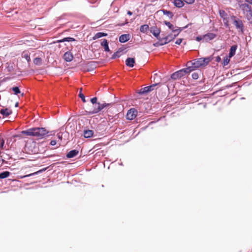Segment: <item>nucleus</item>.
<instances>
[{
    "label": "nucleus",
    "mask_w": 252,
    "mask_h": 252,
    "mask_svg": "<svg viewBox=\"0 0 252 252\" xmlns=\"http://www.w3.org/2000/svg\"><path fill=\"white\" fill-rule=\"evenodd\" d=\"M244 69L243 68H235L233 69L231 71L230 74L232 75L235 76L236 75L240 74V73L245 72Z\"/></svg>",
    "instance_id": "obj_22"
},
{
    "label": "nucleus",
    "mask_w": 252,
    "mask_h": 252,
    "mask_svg": "<svg viewBox=\"0 0 252 252\" xmlns=\"http://www.w3.org/2000/svg\"><path fill=\"white\" fill-rule=\"evenodd\" d=\"M176 37L177 35H175L172 33H170L168 34L167 36H166L167 39L169 40V42H171V41H173Z\"/></svg>",
    "instance_id": "obj_34"
},
{
    "label": "nucleus",
    "mask_w": 252,
    "mask_h": 252,
    "mask_svg": "<svg viewBox=\"0 0 252 252\" xmlns=\"http://www.w3.org/2000/svg\"><path fill=\"white\" fill-rule=\"evenodd\" d=\"M63 58L66 62H70L72 60L73 57L70 51H67L64 54Z\"/></svg>",
    "instance_id": "obj_18"
},
{
    "label": "nucleus",
    "mask_w": 252,
    "mask_h": 252,
    "mask_svg": "<svg viewBox=\"0 0 252 252\" xmlns=\"http://www.w3.org/2000/svg\"><path fill=\"white\" fill-rule=\"evenodd\" d=\"M205 81V78L204 77V76H203V77H202L201 79H200L197 81V83L198 84H202L204 83Z\"/></svg>",
    "instance_id": "obj_53"
},
{
    "label": "nucleus",
    "mask_w": 252,
    "mask_h": 252,
    "mask_svg": "<svg viewBox=\"0 0 252 252\" xmlns=\"http://www.w3.org/2000/svg\"><path fill=\"white\" fill-rule=\"evenodd\" d=\"M10 89L13 91L14 95H17L21 93V90L19 86H13L10 88Z\"/></svg>",
    "instance_id": "obj_29"
},
{
    "label": "nucleus",
    "mask_w": 252,
    "mask_h": 252,
    "mask_svg": "<svg viewBox=\"0 0 252 252\" xmlns=\"http://www.w3.org/2000/svg\"><path fill=\"white\" fill-rule=\"evenodd\" d=\"M83 136L85 138H93L94 136V131L85 127L83 130Z\"/></svg>",
    "instance_id": "obj_10"
},
{
    "label": "nucleus",
    "mask_w": 252,
    "mask_h": 252,
    "mask_svg": "<svg viewBox=\"0 0 252 252\" xmlns=\"http://www.w3.org/2000/svg\"><path fill=\"white\" fill-rule=\"evenodd\" d=\"M11 174V173L7 170L1 172H0V179L1 180V179H4L7 178L9 177Z\"/></svg>",
    "instance_id": "obj_23"
},
{
    "label": "nucleus",
    "mask_w": 252,
    "mask_h": 252,
    "mask_svg": "<svg viewBox=\"0 0 252 252\" xmlns=\"http://www.w3.org/2000/svg\"><path fill=\"white\" fill-rule=\"evenodd\" d=\"M215 57L213 55L204 58V60L203 61L204 62L203 63H209L210 62H212L214 61Z\"/></svg>",
    "instance_id": "obj_33"
},
{
    "label": "nucleus",
    "mask_w": 252,
    "mask_h": 252,
    "mask_svg": "<svg viewBox=\"0 0 252 252\" xmlns=\"http://www.w3.org/2000/svg\"><path fill=\"white\" fill-rule=\"evenodd\" d=\"M125 63H135V59L134 58L128 57L126 59Z\"/></svg>",
    "instance_id": "obj_44"
},
{
    "label": "nucleus",
    "mask_w": 252,
    "mask_h": 252,
    "mask_svg": "<svg viewBox=\"0 0 252 252\" xmlns=\"http://www.w3.org/2000/svg\"><path fill=\"white\" fill-rule=\"evenodd\" d=\"M204 60V58H200L198 59H196L193 60L192 61H189L187 63H203L204 62L203 60Z\"/></svg>",
    "instance_id": "obj_35"
},
{
    "label": "nucleus",
    "mask_w": 252,
    "mask_h": 252,
    "mask_svg": "<svg viewBox=\"0 0 252 252\" xmlns=\"http://www.w3.org/2000/svg\"><path fill=\"white\" fill-rule=\"evenodd\" d=\"M126 48L123 47L120 48L116 52H115L112 56V59H115L117 58L120 57L124 53Z\"/></svg>",
    "instance_id": "obj_11"
},
{
    "label": "nucleus",
    "mask_w": 252,
    "mask_h": 252,
    "mask_svg": "<svg viewBox=\"0 0 252 252\" xmlns=\"http://www.w3.org/2000/svg\"><path fill=\"white\" fill-rule=\"evenodd\" d=\"M246 3L252 5V0H245Z\"/></svg>",
    "instance_id": "obj_64"
},
{
    "label": "nucleus",
    "mask_w": 252,
    "mask_h": 252,
    "mask_svg": "<svg viewBox=\"0 0 252 252\" xmlns=\"http://www.w3.org/2000/svg\"><path fill=\"white\" fill-rule=\"evenodd\" d=\"M237 47L238 46L236 44L233 45L230 47L229 52L228 54L229 58H232L235 55Z\"/></svg>",
    "instance_id": "obj_21"
},
{
    "label": "nucleus",
    "mask_w": 252,
    "mask_h": 252,
    "mask_svg": "<svg viewBox=\"0 0 252 252\" xmlns=\"http://www.w3.org/2000/svg\"><path fill=\"white\" fill-rule=\"evenodd\" d=\"M149 126H150V125H149V124H148V125H147V126H143V127H142L141 128V129H141V131H144V130H146V129H147V128Z\"/></svg>",
    "instance_id": "obj_62"
},
{
    "label": "nucleus",
    "mask_w": 252,
    "mask_h": 252,
    "mask_svg": "<svg viewBox=\"0 0 252 252\" xmlns=\"http://www.w3.org/2000/svg\"><path fill=\"white\" fill-rule=\"evenodd\" d=\"M220 92V89H219L216 90L215 91H214V92H213L211 94V95L214 96L216 94H217V93H218Z\"/></svg>",
    "instance_id": "obj_58"
},
{
    "label": "nucleus",
    "mask_w": 252,
    "mask_h": 252,
    "mask_svg": "<svg viewBox=\"0 0 252 252\" xmlns=\"http://www.w3.org/2000/svg\"><path fill=\"white\" fill-rule=\"evenodd\" d=\"M78 96L81 99L83 102L85 103L87 102L86 99V96L83 94L82 89H80V90L79 91Z\"/></svg>",
    "instance_id": "obj_36"
},
{
    "label": "nucleus",
    "mask_w": 252,
    "mask_h": 252,
    "mask_svg": "<svg viewBox=\"0 0 252 252\" xmlns=\"http://www.w3.org/2000/svg\"><path fill=\"white\" fill-rule=\"evenodd\" d=\"M57 143V140L53 139L50 142V145L51 146H55Z\"/></svg>",
    "instance_id": "obj_52"
},
{
    "label": "nucleus",
    "mask_w": 252,
    "mask_h": 252,
    "mask_svg": "<svg viewBox=\"0 0 252 252\" xmlns=\"http://www.w3.org/2000/svg\"><path fill=\"white\" fill-rule=\"evenodd\" d=\"M107 35L108 34L106 33H105V32H97L94 35V36L93 37V39L94 40H95L96 39H98V38H101V37H102L106 36H107Z\"/></svg>",
    "instance_id": "obj_25"
},
{
    "label": "nucleus",
    "mask_w": 252,
    "mask_h": 252,
    "mask_svg": "<svg viewBox=\"0 0 252 252\" xmlns=\"http://www.w3.org/2000/svg\"><path fill=\"white\" fill-rule=\"evenodd\" d=\"M189 65H186V67L171 73L170 76L167 77V80L171 81V80H179L184 78L186 76L188 75V72L191 69L189 67Z\"/></svg>",
    "instance_id": "obj_3"
},
{
    "label": "nucleus",
    "mask_w": 252,
    "mask_h": 252,
    "mask_svg": "<svg viewBox=\"0 0 252 252\" xmlns=\"http://www.w3.org/2000/svg\"><path fill=\"white\" fill-rule=\"evenodd\" d=\"M209 64H190L189 66L191 69L188 72V75L191 74V79L196 81L203 76V70L205 67Z\"/></svg>",
    "instance_id": "obj_2"
},
{
    "label": "nucleus",
    "mask_w": 252,
    "mask_h": 252,
    "mask_svg": "<svg viewBox=\"0 0 252 252\" xmlns=\"http://www.w3.org/2000/svg\"><path fill=\"white\" fill-rule=\"evenodd\" d=\"M80 65L81 69L88 72L92 71L95 69L96 67V64H79Z\"/></svg>",
    "instance_id": "obj_9"
},
{
    "label": "nucleus",
    "mask_w": 252,
    "mask_h": 252,
    "mask_svg": "<svg viewBox=\"0 0 252 252\" xmlns=\"http://www.w3.org/2000/svg\"><path fill=\"white\" fill-rule=\"evenodd\" d=\"M90 102L93 105H96L98 103H100L98 101V98L96 96H94L90 99Z\"/></svg>",
    "instance_id": "obj_39"
},
{
    "label": "nucleus",
    "mask_w": 252,
    "mask_h": 252,
    "mask_svg": "<svg viewBox=\"0 0 252 252\" xmlns=\"http://www.w3.org/2000/svg\"><path fill=\"white\" fill-rule=\"evenodd\" d=\"M217 36V34L212 32H208L203 35L204 41L208 42L210 40L214 39Z\"/></svg>",
    "instance_id": "obj_12"
},
{
    "label": "nucleus",
    "mask_w": 252,
    "mask_h": 252,
    "mask_svg": "<svg viewBox=\"0 0 252 252\" xmlns=\"http://www.w3.org/2000/svg\"><path fill=\"white\" fill-rule=\"evenodd\" d=\"M173 2L174 5L178 8H181L184 5V3L182 0H174Z\"/></svg>",
    "instance_id": "obj_28"
},
{
    "label": "nucleus",
    "mask_w": 252,
    "mask_h": 252,
    "mask_svg": "<svg viewBox=\"0 0 252 252\" xmlns=\"http://www.w3.org/2000/svg\"><path fill=\"white\" fill-rule=\"evenodd\" d=\"M182 41H183V38H179L176 41L175 44H176L177 45H180V44L182 43Z\"/></svg>",
    "instance_id": "obj_57"
},
{
    "label": "nucleus",
    "mask_w": 252,
    "mask_h": 252,
    "mask_svg": "<svg viewBox=\"0 0 252 252\" xmlns=\"http://www.w3.org/2000/svg\"><path fill=\"white\" fill-rule=\"evenodd\" d=\"M32 57L33 58V63H40L42 59L41 58L38 57H35L34 55H32Z\"/></svg>",
    "instance_id": "obj_40"
},
{
    "label": "nucleus",
    "mask_w": 252,
    "mask_h": 252,
    "mask_svg": "<svg viewBox=\"0 0 252 252\" xmlns=\"http://www.w3.org/2000/svg\"><path fill=\"white\" fill-rule=\"evenodd\" d=\"M108 106H111V103L104 102L102 103H98L96 105H93V110L89 111L85 110L83 114L87 116H90L97 114Z\"/></svg>",
    "instance_id": "obj_4"
},
{
    "label": "nucleus",
    "mask_w": 252,
    "mask_h": 252,
    "mask_svg": "<svg viewBox=\"0 0 252 252\" xmlns=\"http://www.w3.org/2000/svg\"><path fill=\"white\" fill-rule=\"evenodd\" d=\"M231 58H229V56H225L223 58V62L221 63H229Z\"/></svg>",
    "instance_id": "obj_46"
},
{
    "label": "nucleus",
    "mask_w": 252,
    "mask_h": 252,
    "mask_svg": "<svg viewBox=\"0 0 252 252\" xmlns=\"http://www.w3.org/2000/svg\"><path fill=\"white\" fill-rule=\"evenodd\" d=\"M22 59L23 60L22 62H27L29 63L31 62V54L29 53L27 51H25L22 53Z\"/></svg>",
    "instance_id": "obj_14"
},
{
    "label": "nucleus",
    "mask_w": 252,
    "mask_h": 252,
    "mask_svg": "<svg viewBox=\"0 0 252 252\" xmlns=\"http://www.w3.org/2000/svg\"><path fill=\"white\" fill-rule=\"evenodd\" d=\"M32 71L33 73H36L38 74H43L45 72H46V70L44 68H35L34 69H32Z\"/></svg>",
    "instance_id": "obj_32"
},
{
    "label": "nucleus",
    "mask_w": 252,
    "mask_h": 252,
    "mask_svg": "<svg viewBox=\"0 0 252 252\" xmlns=\"http://www.w3.org/2000/svg\"><path fill=\"white\" fill-rule=\"evenodd\" d=\"M235 83H232L231 84H228V85H225V86L221 87V88H220L219 89H220V92H221V91L225 90H226L227 89H229L230 88L234 87L235 86Z\"/></svg>",
    "instance_id": "obj_41"
},
{
    "label": "nucleus",
    "mask_w": 252,
    "mask_h": 252,
    "mask_svg": "<svg viewBox=\"0 0 252 252\" xmlns=\"http://www.w3.org/2000/svg\"><path fill=\"white\" fill-rule=\"evenodd\" d=\"M127 24H128V22H127V20H126V22L125 23L118 24V25L119 26H124Z\"/></svg>",
    "instance_id": "obj_61"
},
{
    "label": "nucleus",
    "mask_w": 252,
    "mask_h": 252,
    "mask_svg": "<svg viewBox=\"0 0 252 252\" xmlns=\"http://www.w3.org/2000/svg\"><path fill=\"white\" fill-rule=\"evenodd\" d=\"M149 26L147 24L143 25L140 27V31L143 33H146L149 30Z\"/></svg>",
    "instance_id": "obj_31"
},
{
    "label": "nucleus",
    "mask_w": 252,
    "mask_h": 252,
    "mask_svg": "<svg viewBox=\"0 0 252 252\" xmlns=\"http://www.w3.org/2000/svg\"><path fill=\"white\" fill-rule=\"evenodd\" d=\"M222 20H223V23L226 22H229V17L227 16L226 17L222 18Z\"/></svg>",
    "instance_id": "obj_63"
},
{
    "label": "nucleus",
    "mask_w": 252,
    "mask_h": 252,
    "mask_svg": "<svg viewBox=\"0 0 252 252\" xmlns=\"http://www.w3.org/2000/svg\"><path fill=\"white\" fill-rule=\"evenodd\" d=\"M219 15L222 19L228 16L227 14L225 12V11L222 9H220L219 10Z\"/></svg>",
    "instance_id": "obj_42"
},
{
    "label": "nucleus",
    "mask_w": 252,
    "mask_h": 252,
    "mask_svg": "<svg viewBox=\"0 0 252 252\" xmlns=\"http://www.w3.org/2000/svg\"><path fill=\"white\" fill-rule=\"evenodd\" d=\"M100 45L104 48V51L106 52H110V50L109 47V43L106 39H103L101 40Z\"/></svg>",
    "instance_id": "obj_15"
},
{
    "label": "nucleus",
    "mask_w": 252,
    "mask_h": 252,
    "mask_svg": "<svg viewBox=\"0 0 252 252\" xmlns=\"http://www.w3.org/2000/svg\"><path fill=\"white\" fill-rule=\"evenodd\" d=\"M0 113L4 117H7L12 114V111L7 108L1 109Z\"/></svg>",
    "instance_id": "obj_19"
},
{
    "label": "nucleus",
    "mask_w": 252,
    "mask_h": 252,
    "mask_svg": "<svg viewBox=\"0 0 252 252\" xmlns=\"http://www.w3.org/2000/svg\"><path fill=\"white\" fill-rule=\"evenodd\" d=\"M21 133L26 136L36 137L38 140L49 136V131L45 127H33L23 130Z\"/></svg>",
    "instance_id": "obj_1"
},
{
    "label": "nucleus",
    "mask_w": 252,
    "mask_h": 252,
    "mask_svg": "<svg viewBox=\"0 0 252 252\" xmlns=\"http://www.w3.org/2000/svg\"><path fill=\"white\" fill-rule=\"evenodd\" d=\"M163 23L166 26H167L168 27V28L172 31V32L173 31V30H174V27L173 25H172L170 22L164 21Z\"/></svg>",
    "instance_id": "obj_38"
},
{
    "label": "nucleus",
    "mask_w": 252,
    "mask_h": 252,
    "mask_svg": "<svg viewBox=\"0 0 252 252\" xmlns=\"http://www.w3.org/2000/svg\"><path fill=\"white\" fill-rule=\"evenodd\" d=\"M231 19L233 21L234 25L235 26L236 29L239 30V31L243 32H244V25L242 22V21L236 17L234 15L231 16Z\"/></svg>",
    "instance_id": "obj_6"
},
{
    "label": "nucleus",
    "mask_w": 252,
    "mask_h": 252,
    "mask_svg": "<svg viewBox=\"0 0 252 252\" xmlns=\"http://www.w3.org/2000/svg\"><path fill=\"white\" fill-rule=\"evenodd\" d=\"M8 77H4V78H3L1 80H0V86L1 85V84L2 83H3V82H6L7 80H8Z\"/></svg>",
    "instance_id": "obj_59"
},
{
    "label": "nucleus",
    "mask_w": 252,
    "mask_h": 252,
    "mask_svg": "<svg viewBox=\"0 0 252 252\" xmlns=\"http://www.w3.org/2000/svg\"><path fill=\"white\" fill-rule=\"evenodd\" d=\"M137 114V111L134 108H130L127 112L126 118L127 120H133Z\"/></svg>",
    "instance_id": "obj_7"
},
{
    "label": "nucleus",
    "mask_w": 252,
    "mask_h": 252,
    "mask_svg": "<svg viewBox=\"0 0 252 252\" xmlns=\"http://www.w3.org/2000/svg\"><path fill=\"white\" fill-rule=\"evenodd\" d=\"M31 176H32V173H30V174H26V175H24L20 176L19 178L20 179H24V178L30 177H31Z\"/></svg>",
    "instance_id": "obj_49"
},
{
    "label": "nucleus",
    "mask_w": 252,
    "mask_h": 252,
    "mask_svg": "<svg viewBox=\"0 0 252 252\" xmlns=\"http://www.w3.org/2000/svg\"><path fill=\"white\" fill-rule=\"evenodd\" d=\"M240 7L244 14L245 15L246 19L252 24V7L248 3H242Z\"/></svg>",
    "instance_id": "obj_5"
},
{
    "label": "nucleus",
    "mask_w": 252,
    "mask_h": 252,
    "mask_svg": "<svg viewBox=\"0 0 252 252\" xmlns=\"http://www.w3.org/2000/svg\"><path fill=\"white\" fill-rule=\"evenodd\" d=\"M58 157H59V156L57 154H52V155H50L48 156V157L50 158H53Z\"/></svg>",
    "instance_id": "obj_60"
},
{
    "label": "nucleus",
    "mask_w": 252,
    "mask_h": 252,
    "mask_svg": "<svg viewBox=\"0 0 252 252\" xmlns=\"http://www.w3.org/2000/svg\"><path fill=\"white\" fill-rule=\"evenodd\" d=\"M49 168V166L42 168L32 173V176H35L46 171Z\"/></svg>",
    "instance_id": "obj_30"
},
{
    "label": "nucleus",
    "mask_w": 252,
    "mask_h": 252,
    "mask_svg": "<svg viewBox=\"0 0 252 252\" xmlns=\"http://www.w3.org/2000/svg\"><path fill=\"white\" fill-rule=\"evenodd\" d=\"M76 40L75 38L71 37H66L63 38L62 39L58 40L57 42L58 43H61V42H72V41H75Z\"/></svg>",
    "instance_id": "obj_27"
},
{
    "label": "nucleus",
    "mask_w": 252,
    "mask_h": 252,
    "mask_svg": "<svg viewBox=\"0 0 252 252\" xmlns=\"http://www.w3.org/2000/svg\"><path fill=\"white\" fill-rule=\"evenodd\" d=\"M10 64H8L7 71L8 72H11L14 69L13 65H10Z\"/></svg>",
    "instance_id": "obj_51"
},
{
    "label": "nucleus",
    "mask_w": 252,
    "mask_h": 252,
    "mask_svg": "<svg viewBox=\"0 0 252 252\" xmlns=\"http://www.w3.org/2000/svg\"><path fill=\"white\" fill-rule=\"evenodd\" d=\"M162 119V118L155 119L154 121H151L149 123V125H152L154 124L157 123Z\"/></svg>",
    "instance_id": "obj_48"
},
{
    "label": "nucleus",
    "mask_w": 252,
    "mask_h": 252,
    "mask_svg": "<svg viewBox=\"0 0 252 252\" xmlns=\"http://www.w3.org/2000/svg\"><path fill=\"white\" fill-rule=\"evenodd\" d=\"M184 0L186 3L189 4L193 3L195 1V0Z\"/></svg>",
    "instance_id": "obj_56"
},
{
    "label": "nucleus",
    "mask_w": 252,
    "mask_h": 252,
    "mask_svg": "<svg viewBox=\"0 0 252 252\" xmlns=\"http://www.w3.org/2000/svg\"><path fill=\"white\" fill-rule=\"evenodd\" d=\"M158 40V41L156 42H155V43H154V46L155 47H159V46H163V43L162 42L159 40V38L158 39H157Z\"/></svg>",
    "instance_id": "obj_47"
},
{
    "label": "nucleus",
    "mask_w": 252,
    "mask_h": 252,
    "mask_svg": "<svg viewBox=\"0 0 252 252\" xmlns=\"http://www.w3.org/2000/svg\"><path fill=\"white\" fill-rule=\"evenodd\" d=\"M191 25V23H189V24H188L187 25H186V26L184 27H182V28H178V27H177V28L176 29H174L173 30V31L172 32L174 33V34L175 35H177V36L179 35V34L183 31L184 30V29H186L187 28H188L189 27V25Z\"/></svg>",
    "instance_id": "obj_20"
},
{
    "label": "nucleus",
    "mask_w": 252,
    "mask_h": 252,
    "mask_svg": "<svg viewBox=\"0 0 252 252\" xmlns=\"http://www.w3.org/2000/svg\"><path fill=\"white\" fill-rule=\"evenodd\" d=\"M159 39L160 41H161L162 43H163V45H165L167 43H169V40H168L167 39V38L166 37V36L163 37V38H160V37H159Z\"/></svg>",
    "instance_id": "obj_45"
},
{
    "label": "nucleus",
    "mask_w": 252,
    "mask_h": 252,
    "mask_svg": "<svg viewBox=\"0 0 252 252\" xmlns=\"http://www.w3.org/2000/svg\"><path fill=\"white\" fill-rule=\"evenodd\" d=\"M159 84V83H155L152 84L148 86L147 87L149 90L150 93H151L153 90H154L155 87H156Z\"/></svg>",
    "instance_id": "obj_37"
},
{
    "label": "nucleus",
    "mask_w": 252,
    "mask_h": 252,
    "mask_svg": "<svg viewBox=\"0 0 252 252\" xmlns=\"http://www.w3.org/2000/svg\"><path fill=\"white\" fill-rule=\"evenodd\" d=\"M206 68L207 69V71L209 72L210 75H214L215 74L216 70V67L215 66L212 65H209L207 66V65L205 67V69Z\"/></svg>",
    "instance_id": "obj_24"
},
{
    "label": "nucleus",
    "mask_w": 252,
    "mask_h": 252,
    "mask_svg": "<svg viewBox=\"0 0 252 252\" xmlns=\"http://www.w3.org/2000/svg\"><path fill=\"white\" fill-rule=\"evenodd\" d=\"M215 60H214L215 62H217L218 63H220L221 61V58L220 56H218L216 57H215Z\"/></svg>",
    "instance_id": "obj_55"
},
{
    "label": "nucleus",
    "mask_w": 252,
    "mask_h": 252,
    "mask_svg": "<svg viewBox=\"0 0 252 252\" xmlns=\"http://www.w3.org/2000/svg\"><path fill=\"white\" fill-rule=\"evenodd\" d=\"M130 39L129 34H123L119 36V41L121 43H125Z\"/></svg>",
    "instance_id": "obj_17"
},
{
    "label": "nucleus",
    "mask_w": 252,
    "mask_h": 252,
    "mask_svg": "<svg viewBox=\"0 0 252 252\" xmlns=\"http://www.w3.org/2000/svg\"><path fill=\"white\" fill-rule=\"evenodd\" d=\"M202 40H204L203 35V36L200 35V36H197L196 37V40L197 41L199 42V41H201Z\"/></svg>",
    "instance_id": "obj_54"
},
{
    "label": "nucleus",
    "mask_w": 252,
    "mask_h": 252,
    "mask_svg": "<svg viewBox=\"0 0 252 252\" xmlns=\"http://www.w3.org/2000/svg\"><path fill=\"white\" fill-rule=\"evenodd\" d=\"M52 64L53 66L54 67H55L56 69H59V70L58 71V73H63L64 72V71H65V69H63L62 67H58L57 66V64Z\"/></svg>",
    "instance_id": "obj_43"
},
{
    "label": "nucleus",
    "mask_w": 252,
    "mask_h": 252,
    "mask_svg": "<svg viewBox=\"0 0 252 252\" xmlns=\"http://www.w3.org/2000/svg\"><path fill=\"white\" fill-rule=\"evenodd\" d=\"M150 93L149 90L147 86L141 88L136 92L138 95H145Z\"/></svg>",
    "instance_id": "obj_16"
},
{
    "label": "nucleus",
    "mask_w": 252,
    "mask_h": 252,
    "mask_svg": "<svg viewBox=\"0 0 252 252\" xmlns=\"http://www.w3.org/2000/svg\"><path fill=\"white\" fill-rule=\"evenodd\" d=\"M79 153V150L77 149H72L68 152L65 156L63 157L64 159H71L76 157Z\"/></svg>",
    "instance_id": "obj_8"
},
{
    "label": "nucleus",
    "mask_w": 252,
    "mask_h": 252,
    "mask_svg": "<svg viewBox=\"0 0 252 252\" xmlns=\"http://www.w3.org/2000/svg\"><path fill=\"white\" fill-rule=\"evenodd\" d=\"M161 11L162 12L164 15H167L170 19L173 18L174 14L172 12L164 9H161Z\"/></svg>",
    "instance_id": "obj_26"
},
{
    "label": "nucleus",
    "mask_w": 252,
    "mask_h": 252,
    "mask_svg": "<svg viewBox=\"0 0 252 252\" xmlns=\"http://www.w3.org/2000/svg\"><path fill=\"white\" fill-rule=\"evenodd\" d=\"M5 143L4 140L0 137V148H2L4 146Z\"/></svg>",
    "instance_id": "obj_50"
},
{
    "label": "nucleus",
    "mask_w": 252,
    "mask_h": 252,
    "mask_svg": "<svg viewBox=\"0 0 252 252\" xmlns=\"http://www.w3.org/2000/svg\"><path fill=\"white\" fill-rule=\"evenodd\" d=\"M150 32L155 37L157 38V39H158L160 33V30L158 29L157 26L151 27L150 28Z\"/></svg>",
    "instance_id": "obj_13"
}]
</instances>
